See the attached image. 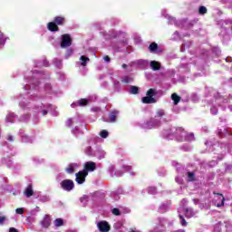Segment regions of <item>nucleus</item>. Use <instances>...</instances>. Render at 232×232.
I'll use <instances>...</instances> for the list:
<instances>
[{
    "instance_id": "53",
    "label": "nucleus",
    "mask_w": 232,
    "mask_h": 232,
    "mask_svg": "<svg viewBox=\"0 0 232 232\" xmlns=\"http://www.w3.org/2000/svg\"><path fill=\"white\" fill-rule=\"evenodd\" d=\"M210 111L212 115H217V113H218V109L217 107H211Z\"/></svg>"
},
{
    "instance_id": "63",
    "label": "nucleus",
    "mask_w": 232,
    "mask_h": 232,
    "mask_svg": "<svg viewBox=\"0 0 232 232\" xmlns=\"http://www.w3.org/2000/svg\"><path fill=\"white\" fill-rule=\"evenodd\" d=\"M7 140L9 141V142H14V136H12V135H8L7 136Z\"/></svg>"
},
{
    "instance_id": "2",
    "label": "nucleus",
    "mask_w": 232,
    "mask_h": 232,
    "mask_svg": "<svg viewBox=\"0 0 232 232\" xmlns=\"http://www.w3.org/2000/svg\"><path fill=\"white\" fill-rule=\"evenodd\" d=\"M105 39H116L111 46L114 52H124L128 46V34L124 32L111 30L104 34Z\"/></svg>"
},
{
    "instance_id": "59",
    "label": "nucleus",
    "mask_w": 232,
    "mask_h": 232,
    "mask_svg": "<svg viewBox=\"0 0 232 232\" xmlns=\"http://www.w3.org/2000/svg\"><path fill=\"white\" fill-rule=\"evenodd\" d=\"M39 207H36L34 209L31 210V215H35V213H39Z\"/></svg>"
},
{
    "instance_id": "9",
    "label": "nucleus",
    "mask_w": 232,
    "mask_h": 232,
    "mask_svg": "<svg viewBox=\"0 0 232 232\" xmlns=\"http://www.w3.org/2000/svg\"><path fill=\"white\" fill-rule=\"evenodd\" d=\"M95 101H97V95L92 94L89 96L88 99H81L76 102H73L71 104V108H79V106H88L90 102H93Z\"/></svg>"
},
{
    "instance_id": "10",
    "label": "nucleus",
    "mask_w": 232,
    "mask_h": 232,
    "mask_svg": "<svg viewBox=\"0 0 232 232\" xmlns=\"http://www.w3.org/2000/svg\"><path fill=\"white\" fill-rule=\"evenodd\" d=\"M96 143L95 140H89L85 144L83 151L88 157H93L95 155Z\"/></svg>"
},
{
    "instance_id": "45",
    "label": "nucleus",
    "mask_w": 232,
    "mask_h": 232,
    "mask_svg": "<svg viewBox=\"0 0 232 232\" xmlns=\"http://www.w3.org/2000/svg\"><path fill=\"white\" fill-rule=\"evenodd\" d=\"M120 209L121 211V215H128V213H131V210L129 208L121 207Z\"/></svg>"
},
{
    "instance_id": "33",
    "label": "nucleus",
    "mask_w": 232,
    "mask_h": 232,
    "mask_svg": "<svg viewBox=\"0 0 232 232\" xmlns=\"http://www.w3.org/2000/svg\"><path fill=\"white\" fill-rule=\"evenodd\" d=\"M6 36L3 34V32L0 31V48H3L5 44H6Z\"/></svg>"
},
{
    "instance_id": "26",
    "label": "nucleus",
    "mask_w": 232,
    "mask_h": 232,
    "mask_svg": "<svg viewBox=\"0 0 232 232\" xmlns=\"http://www.w3.org/2000/svg\"><path fill=\"white\" fill-rule=\"evenodd\" d=\"M88 63H90V58L82 55L80 57V61L77 63V64H79L80 66H86V64H88Z\"/></svg>"
},
{
    "instance_id": "60",
    "label": "nucleus",
    "mask_w": 232,
    "mask_h": 232,
    "mask_svg": "<svg viewBox=\"0 0 232 232\" xmlns=\"http://www.w3.org/2000/svg\"><path fill=\"white\" fill-rule=\"evenodd\" d=\"M175 180L178 184H182V182H184V180L179 177H176Z\"/></svg>"
},
{
    "instance_id": "62",
    "label": "nucleus",
    "mask_w": 232,
    "mask_h": 232,
    "mask_svg": "<svg viewBox=\"0 0 232 232\" xmlns=\"http://www.w3.org/2000/svg\"><path fill=\"white\" fill-rule=\"evenodd\" d=\"M91 110H92V111H95V112L101 111V108H99V107H92Z\"/></svg>"
},
{
    "instance_id": "46",
    "label": "nucleus",
    "mask_w": 232,
    "mask_h": 232,
    "mask_svg": "<svg viewBox=\"0 0 232 232\" xmlns=\"http://www.w3.org/2000/svg\"><path fill=\"white\" fill-rule=\"evenodd\" d=\"M122 169H124L125 171H129V173H130V175H132V177H134V175H136L135 172L131 171V167H130V166H123Z\"/></svg>"
},
{
    "instance_id": "16",
    "label": "nucleus",
    "mask_w": 232,
    "mask_h": 232,
    "mask_svg": "<svg viewBox=\"0 0 232 232\" xmlns=\"http://www.w3.org/2000/svg\"><path fill=\"white\" fill-rule=\"evenodd\" d=\"M97 227L100 232H109L111 229V227H110V223L108 221H99L97 223Z\"/></svg>"
},
{
    "instance_id": "40",
    "label": "nucleus",
    "mask_w": 232,
    "mask_h": 232,
    "mask_svg": "<svg viewBox=\"0 0 232 232\" xmlns=\"http://www.w3.org/2000/svg\"><path fill=\"white\" fill-rule=\"evenodd\" d=\"M227 33V27H222V31L219 34V35H222V37H224V39H229V36L227 34H226Z\"/></svg>"
},
{
    "instance_id": "27",
    "label": "nucleus",
    "mask_w": 232,
    "mask_h": 232,
    "mask_svg": "<svg viewBox=\"0 0 232 232\" xmlns=\"http://www.w3.org/2000/svg\"><path fill=\"white\" fill-rule=\"evenodd\" d=\"M79 168V164L77 163H72L68 166V168L66 169V171L69 174L74 173V171Z\"/></svg>"
},
{
    "instance_id": "18",
    "label": "nucleus",
    "mask_w": 232,
    "mask_h": 232,
    "mask_svg": "<svg viewBox=\"0 0 232 232\" xmlns=\"http://www.w3.org/2000/svg\"><path fill=\"white\" fill-rule=\"evenodd\" d=\"M109 173H110L111 177H122V175H124V171L116 170L115 166H113V165H111L109 167Z\"/></svg>"
},
{
    "instance_id": "57",
    "label": "nucleus",
    "mask_w": 232,
    "mask_h": 232,
    "mask_svg": "<svg viewBox=\"0 0 232 232\" xmlns=\"http://www.w3.org/2000/svg\"><path fill=\"white\" fill-rule=\"evenodd\" d=\"M158 220H159L160 226H164V222H165V224H168V220H166L164 218H159Z\"/></svg>"
},
{
    "instance_id": "56",
    "label": "nucleus",
    "mask_w": 232,
    "mask_h": 232,
    "mask_svg": "<svg viewBox=\"0 0 232 232\" xmlns=\"http://www.w3.org/2000/svg\"><path fill=\"white\" fill-rule=\"evenodd\" d=\"M6 222V217L5 216H0V226H3Z\"/></svg>"
},
{
    "instance_id": "42",
    "label": "nucleus",
    "mask_w": 232,
    "mask_h": 232,
    "mask_svg": "<svg viewBox=\"0 0 232 232\" xmlns=\"http://www.w3.org/2000/svg\"><path fill=\"white\" fill-rule=\"evenodd\" d=\"M44 92H46L47 93H52V85L50 83H45L44 85Z\"/></svg>"
},
{
    "instance_id": "51",
    "label": "nucleus",
    "mask_w": 232,
    "mask_h": 232,
    "mask_svg": "<svg viewBox=\"0 0 232 232\" xmlns=\"http://www.w3.org/2000/svg\"><path fill=\"white\" fill-rule=\"evenodd\" d=\"M16 215H23L24 213V208H18L15 209Z\"/></svg>"
},
{
    "instance_id": "5",
    "label": "nucleus",
    "mask_w": 232,
    "mask_h": 232,
    "mask_svg": "<svg viewBox=\"0 0 232 232\" xmlns=\"http://www.w3.org/2000/svg\"><path fill=\"white\" fill-rule=\"evenodd\" d=\"M164 110H158L156 112V116L143 124L144 130H153V128H159V126H160V121L162 117H164Z\"/></svg>"
},
{
    "instance_id": "20",
    "label": "nucleus",
    "mask_w": 232,
    "mask_h": 232,
    "mask_svg": "<svg viewBox=\"0 0 232 232\" xmlns=\"http://www.w3.org/2000/svg\"><path fill=\"white\" fill-rule=\"evenodd\" d=\"M94 169H97V163L93 162V161H87L84 164V169L83 171H93Z\"/></svg>"
},
{
    "instance_id": "52",
    "label": "nucleus",
    "mask_w": 232,
    "mask_h": 232,
    "mask_svg": "<svg viewBox=\"0 0 232 232\" xmlns=\"http://www.w3.org/2000/svg\"><path fill=\"white\" fill-rule=\"evenodd\" d=\"M34 164H43V162H44V160L40 158H34Z\"/></svg>"
},
{
    "instance_id": "50",
    "label": "nucleus",
    "mask_w": 232,
    "mask_h": 232,
    "mask_svg": "<svg viewBox=\"0 0 232 232\" xmlns=\"http://www.w3.org/2000/svg\"><path fill=\"white\" fill-rule=\"evenodd\" d=\"M198 12L201 15H204V14L208 13V8L206 6H200Z\"/></svg>"
},
{
    "instance_id": "29",
    "label": "nucleus",
    "mask_w": 232,
    "mask_h": 232,
    "mask_svg": "<svg viewBox=\"0 0 232 232\" xmlns=\"http://www.w3.org/2000/svg\"><path fill=\"white\" fill-rule=\"evenodd\" d=\"M158 50H159V44H157V43H152L150 44L149 51L150 52V53H157Z\"/></svg>"
},
{
    "instance_id": "31",
    "label": "nucleus",
    "mask_w": 232,
    "mask_h": 232,
    "mask_svg": "<svg viewBox=\"0 0 232 232\" xmlns=\"http://www.w3.org/2000/svg\"><path fill=\"white\" fill-rule=\"evenodd\" d=\"M43 66L44 67L48 66V61H46V59H44L35 64V68H43Z\"/></svg>"
},
{
    "instance_id": "37",
    "label": "nucleus",
    "mask_w": 232,
    "mask_h": 232,
    "mask_svg": "<svg viewBox=\"0 0 232 232\" xmlns=\"http://www.w3.org/2000/svg\"><path fill=\"white\" fill-rule=\"evenodd\" d=\"M64 225V221L63 220V218H57L54 220V226L56 227H61V226Z\"/></svg>"
},
{
    "instance_id": "39",
    "label": "nucleus",
    "mask_w": 232,
    "mask_h": 232,
    "mask_svg": "<svg viewBox=\"0 0 232 232\" xmlns=\"http://www.w3.org/2000/svg\"><path fill=\"white\" fill-rule=\"evenodd\" d=\"M130 93H131L132 95H137V93H139V87L130 86Z\"/></svg>"
},
{
    "instance_id": "43",
    "label": "nucleus",
    "mask_w": 232,
    "mask_h": 232,
    "mask_svg": "<svg viewBox=\"0 0 232 232\" xmlns=\"http://www.w3.org/2000/svg\"><path fill=\"white\" fill-rule=\"evenodd\" d=\"M111 213L112 215H115V217H121V215H122L121 208H112Z\"/></svg>"
},
{
    "instance_id": "24",
    "label": "nucleus",
    "mask_w": 232,
    "mask_h": 232,
    "mask_svg": "<svg viewBox=\"0 0 232 232\" xmlns=\"http://www.w3.org/2000/svg\"><path fill=\"white\" fill-rule=\"evenodd\" d=\"M150 66L151 68V70H153V72H157L159 70H160V63L157 62V61H151L150 63Z\"/></svg>"
},
{
    "instance_id": "8",
    "label": "nucleus",
    "mask_w": 232,
    "mask_h": 232,
    "mask_svg": "<svg viewBox=\"0 0 232 232\" xmlns=\"http://www.w3.org/2000/svg\"><path fill=\"white\" fill-rule=\"evenodd\" d=\"M30 121V114H23L19 118L14 112H9L6 115L5 122H10V124L14 122H28Z\"/></svg>"
},
{
    "instance_id": "12",
    "label": "nucleus",
    "mask_w": 232,
    "mask_h": 232,
    "mask_svg": "<svg viewBox=\"0 0 232 232\" xmlns=\"http://www.w3.org/2000/svg\"><path fill=\"white\" fill-rule=\"evenodd\" d=\"M72 35L65 34L61 36L60 46L61 48H70L72 46Z\"/></svg>"
},
{
    "instance_id": "17",
    "label": "nucleus",
    "mask_w": 232,
    "mask_h": 232,
    "mask_svg": "<svg viewBox=\"0 0 232 232\" xmlns=\"http://www.w3.org/2000/svg\"><path fill=\"white\" fill-rule=\"evenodd\" d=\"M224 196L222 194H216L214 197L213 204L217 206V208H222L224 206Z\"/></svg>"
},
{
    "instance_id": "1",
    "label": "nucleus",
    "mask_w": 232,
    "mask_h": 232,
    "mask_svg": "<svg viewBox=\"0 0 232 232\" xmlns=\"http://www.w3.org/2000/svg\"><path fill=\"white\" fill-rule=\"evenodd\" d=\"M40 79H48V74H44L43 71L34 69L24 78L26 84L24 86V90L27 92V95L20 94L16 97L19 102V108L24 111H31L33 113L34 121H39V113L42 115H47L48 111L52 110V105L48 103H42L40 101L43 99L41 95Z\"/></svg>"
},
{
    "instance_id": "41",
    "label": "nucleus",
    "mask_w": 232,
    "mask_h": 232,
    "mask_svg": "<svg viewBox=\"0 0 232 232\" xmlns=\"http://www.w3.org/2000/svg\"><path fill=\"white\" fill-rule=\"evenodd\" d=\"M187 178L188 182H193L195 180V173L194 172H188L187 173Z\"/></svg>"
},
{
    "instance_id": "32",
    "label": "nucleus",
    "mask_w": 232,
    "mask_h": 232,
    "mask_svg": "<svg viewBox=\"0 0 232 232\" xmlns=\"http://www.w3.org/2000/svg\"><path fill=\"white\" fill-rule=\"evenodd\" d=\"M119 195H122V189H119L118 191L111 192V194L112 198H114L115 200H119V198H121Z\"/></svg>"
},
{
    "instance_id": "25",
    "label": "nucleus",
    "mask_w": 232,
    "mask_h": 232,
    "mask_svg": "<svg viewBox=\"0 0 232 232\" xmlns=\"http://www.w3.org/2000/svg\"><path fill=\"white\" fill-rule=\"evenodd\" d=\"M169 203H162L159 208L158 211L159 213H166V211H169Z\"/></svg>"
},
{
    "instance_id": "34",
    "label": "nucleus",
    "mask_w": 232,
    "mask_h": 232,
    "mask_svg": "<svg viewBox=\"0 0 232 232\" xmlns=\"http://www.w3.org/2000/svg\"><path fill=\"white\" fill-rule=\"evenodd\" d=\"M113 88L115 92H121V82L112 79Z\"/></svg>"
},
{
    "instance_id": "11",
    "label": "nucleus",
    "mask_w": 232,
    "mask_h": 232,
    "mask_svg": "<svg viewBox=\"0 0 232 232\" xmlns=\"http://www.w3.org/2000/svg\"><path fill=\"white\" fill-rule=\"evenodd\" d=\"M157 94V90L155 89H150L147 92V96L143 97L141 99L143 104H155L157 102V100H155V95Z\"/></svg>"
},
{
    "instance_id": "36",
    "label": "nucleus",
    "mask_w": 232,
    "mask_h": 232,
    "mask_svg": "<svg viewBox=\"0 0 232 232\" xmlns=\"http://www.w3.org/2000/svg\"><path fill=\"white\" fill-rule=\"evenodd\" d=\"M171 99L174 102V104L177 105L179 102H180V96H178L177 93H173L171 95Z\"/></svg>"
},
{
    "instance_id": "13",
    "label": "nucleus",
    "mask_w": 232,
    "mask_h": 232,
    "mask_svg": "<svg viewBox=\"0 0 232 232\" xmlns=\"http://www.w3.org/2000/svg\"><path fill=\"white\" fill-rule=\"evenodd\" d=\"M161 15L162 17L168 19L169 24H175V26H180L182 24L181 21H177V19L173 18L172 16H169L166 9L161 10Z\"/></svg>"
},
{
    "instance_id": "35",
    "label": "nucleus",
    "mask_w": 232,
    "mask_h": 232,
    "mask_svg": "<svg viewBox=\"0 0 232 232\" xmlns=\"http://www.w3.org/2000/svg\"><path fill=\"white\" fill-rule=\"evenodd\" d=\"M99 135L102 137V139H108V137H110V132L106 130H102L100 131Z\"/></svg>"
},
{
    "instance_id": "14",
    "label": "nucleus",
    "mask_w": 232,
    "mask_h": 232,
    "mask_svg": "<svg viewBox=\"0 0 232 232\" xmlns=\"http://www.w3.org/2000/svg\"><path fill=\"white\" fill-rule=\"evenodd\" d=\"M61 188L64 191H72V189H73V188H75V185L73 183V180L65 179L61 182Z\"/></svg>"
},
{
    "instance_id": "64",
    "label": "nucleus",
    "mask_w": 232,
    "mask_h": 232,
    "mask_svg": "<svg viewBox=\"0 0 232 232\" xmlns=\"http://www.w3.org/2000/svg\"><path fill=\"white\" fill-rule=\"evenodd\" d=\"M103 61H104L105 63H110V61H111L110 56L105 55V56L103 57Z\"/></svg>"
},
{
    "instance_id": "44",
    "label": "nucleus",
    "mask_w": 232,
    "mask_h": 232,
    "mask_svg": "<svg viewBox=\"0 0 232 232\" xmlns=\"http://www.w3.org/2000/svg\"><path fill=\"white\" fill-rule=\"evenodd\" d=\"M53 63L56 66V68H63V61L59 59H54Z\"/></svg>"
},
{
    "instance_id": "49",
    "label": "nucleus",
    "mask_w": 232,
    "mask_h": 232,
    "mask_svg": "<svg viewBox=\"0 0 232 232\" xmlns=\"http://www.w3.org/2000/svg\"><path fill=\"white\" fill-rule=\"evenodd\" d=\"M73 55V49L70 48L65 53V59H68L70 56Z\"/></svg>"
},
{
    "instance_id": "15",
    "label": "nucleus",
    "mask_w": 232,
    "mask_h": 232,
    "mask_svg": "<svg viewBox=\"0 0 232 232\" xmlns=\"http://www.w3.org/2000/svg\"><path fill=\"white\" fill-rule=\"evenodd\" d=\"M86 177H88V171L82 170L76 173V182L77 184H84L86 182Z\"/></svg>"
},
{
    "instance_id": "58",
    "label": "nucleus",
    "mask_w": 232,
    "mask_h": 232,
    "mask_svg": "<svg viewBox=\"0 0 232 232\" xmlns=\"http://www.w3.org/2000/svg\"><path fill=\"white\" fill-rule=\"evenodd\" d=\"M182 150H184V151H191V146L189 145H184L182 147Z\"/></svg>"
},
{
    "instance_id": "47",
    "label": "nucleus",
    "mask_w": 232,
    "mask_h": 232,
    "mask_svg": "<svg viewBox=\"0 0 232 232\" xmlns=\"http://www.w3.org/2000/svg\"><path fill=\"white\" fill-rule=\"evenodd\" d=\"M137 64H139L140 68H144L145 64H148V61H146V60H139L137 62Z\"/></svg>"
},
{
    "instance_id": "54",
    "label": "nucleus",
    "mask_w": 232,
    "mask_h": 232,
    "mask_svg": "<svg viewBox=\"0 0 232 232\" xmlns=\"http://www.w3.org/2000/svg\"><path fill=\"white\" fill-rule=\"evenodd\" d=\"M88 196H83L80 198V200L82 204H86L88 202Z\"/></svg>"
},
{
    "instance_id": "28",
    "label": "nucleus",
    "mask_w": 232,
    "mask_h": 232,
    "mask_svg": "<svg viewBox=\"0 0 232 232\" xmlns=\"http://www.w3.org/2000/svg\"><path fill=\"white\" fill-rule=\"evenodd\" d=\"M117 115H119V111H111L109 115V122H117Z\"/></svg>"
},
{
    "instance_id": "19",
    "label": "nucleus",
    "mask_w": 232,
    "mask_h": 232,
    "mask_svg": "<svg viewBox=\"0 0 232 232\" xmlns=\"http://www.w3.org/2000/svg\"><path fill=\"white\" fill-rule=\"evenodd\" d=\"M93 157H96L98 160H102V159H106V150L102 148H97Z\"/></svg>"
},
{
    "instance_id": "6",
    "label": "nucleus",
    "mask_w": 232,
    "mask_h": 232,
    "mask_svg": "<svg viewBox=\"0 0 232 232\" xmlns=\"http://www.w3.org/2000/svg\"><path fill=\"white\" fill-rule=\"evenodd\" d=\"M179 217L180 219V224L183 227L188 226V222H186V219L184 218L183 214L187 218H192V217H195L197 215V212L193 210V208H184V207H179L178 209Z\"/></svg>"
},
{
    "instance_id": "4",
    "label": "nucleus",
    "mask_w": 232,
    "mask_h": 232,
    "mask_svg": "<svg viewBox=\"0 0 232 232\" xmlns=\"http://www.w3.org/2000/svg\"><path fill=\"white\" fill-rule=\"evenodd\" d=\"M66 126H74V128L72 130V133L75 137L84 135V132L88 130L86 123H84V119H82L81 116L67 120Z\"/></svg>"
},
{
    "instance_id": "38",
    "label": "nucleus",
    "mask_w": 232,
    "mask_h": 232,
    "mask_svg": "<svg viewBox=\"0 0 232 232\" xmlns=\"http://www.w3.org/2000/svg\"><path fill=\"white\" fill-rule=\"evenodd\" d=\"M147 193H149V195H156L157 194V188H155V187H149L147 188Z\"/></svg>"
},
{
    "instance_id": "48",
    "label": "nucleus",
    "mask_w": 232,
    "mask_h": 232,
    "mask_svg": "<svg viewBox=\"0 0 232 232\" xmlns=\"http://www.w3.org/2000/svg\"><path fill=\"white\" fill-rule=\"evenodd\" d=\"M49 200H50V197L48 196H40L39 198L40 202H49Z\"/></svg>"
},
{
    "instance_id": "22",
    "label": "nucleus",
    "mask_w": 232,
    "mask_h": 232,
    "mask_svg": "<svg viewBox=\"0 0 232 232\" xmlns=\"http://www.w3.org/2000/svg\"><path fill=\"white\" fill-rule=\"evenodd\" d=\"M41 224L45 228L50 227V225L52 224V219L50 218V216L45 215Z\"/></svg>"
},
{
    "instance_id": "21",
    "label": "nucleus",
    "mask_w": 232,
    "mask_h": 232,
    "mask_svg": "<svg viewBox=\"0 0 232 232\" xmlns=\"http://www.w3.org/2000/svg\"><path fill=\"white\" fill-rule=\"evenodd\" d=\"M19 135L22 137L23 142H34V138L29 137L28 135L24 134V130H19Z\"/></svg>"
},
{
    "instance_id": "3",
    "label": "nucleus",
    "mask_w": 232,
    "mask_h": 232,
    "mask_svg": "<svg viewBox=\"0 0 232 232\" xmlns=\"http://www.w3.org/2000/svg\"><path fill=\"white\" fill-rule=\"evenodd\" d=\"M162 135L165 139L171 140L177 139L179 142H191L195 140V134L188 133L182 128H172L170 130H166L162 131Z\"/></svg>"
},
{
    "instance_id": "30",
    "label": "nucleus",
    "mask_w": 232,
    "mask_h": 232,
    "mask_svg": "<svg viewBox=\"0 0 232 232\" xmlns=\"http://www.w3.org/2000/svg\"><path fill=\"white\" fill-rule=\"evenodd\" d=\"M121 82H123L124 84H130V82H133V76L125 75L121 77Z\"/></svg>"
},
{
    "instance_id": "23",
    "label": "nucleus",
    "mask_w": 232,
    "mask_h": 232,
    "mask_svg": "<svg viewBox=\"0 0 232 232\" xmlns=\"http://www.w3.org/2000/svg\"><path fill=\"white\" fill-rule=\"evenodd\" d=\"M24 195H25L27 198H30V197L34 195V188H32V184H29L26 187L25 190L24 191Z\"/></svg>"
},
{
    "instance_id": "55",
    "label": "nucleus",
    "mask_w": 232,
    "mask_h": 232,
    "mask_svg": "<svg viewBox=\"0 0 232 232\" xmlns=\"http://www.w3.org/2000/svg\"><path fill=\"white\" fill-rule=\"evenodd\" d=\"M173 39L174 41H178V39H180V34H179V32H175L173 34Z\"/></svg>"
},
{
    "instance_id": "7",
    "label": "nucleus",
    "mask_w": 232,
    "mask_h": 232,
    "mask_svg": "<svg viewBox=\"0 0 232 232\" xmlns=\"http://www.w3.org/2000/svg\"><path fill=\"white\" fill-rule=\"evenodd\" d=\"M66 19L63 16L54 17L53 22L47 24V30L49 32H59V26L64 25Z\"/></svg>"
},
{
    "instance_id": "61",
    "label": "nucleus",
    "mask_w": 232,
    "mask_h": 232,
    "mask_svg": "<svg viewBox=\"0 0 232 232\" xmlns=\"http://www.w3.org/2000/svg\"><path fill=\"white\" fill-rule=\"evenodd\" d=\"M222 24H225L226 26H227L228 24H232V21L231 20H225V21H223Z\"/></svg>"
}]
</instances>
